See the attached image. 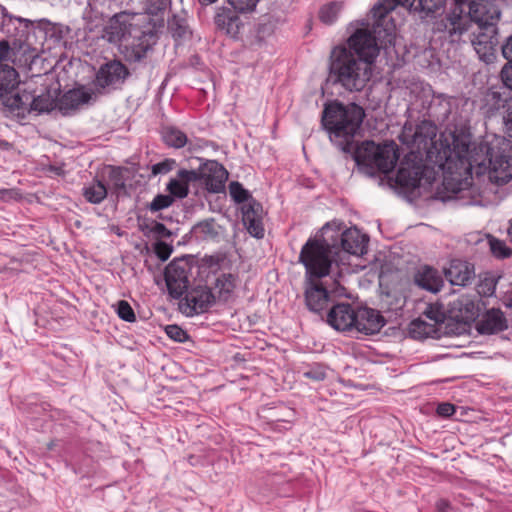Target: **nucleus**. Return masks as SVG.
Listing matches in <instances>:
<instances>
[{
	"label": "nucleus",
	"instance_id": "obj_1",
	"mask_svg": "<svg viewBox=\"0 0 512 512\" xmlns=\"http://www.w3.org/2000/svg\"><path fill=\"white\" fill-rule=\"evenodd\" d=\"M364 115L363 108L355 103L344 105L335 101L325 105L321 122L330 140L343 152L351 153L359 167L389 173L399 159L398 147L394 142L377 145L373 141H365L353 148V138Z\"/></svg>",
	"mask_w": 512,
	"mask_h": 512
},
{
	"label": "nucleus",
	"instance_id": "obj_2",
	"mask_svg": "<svg viewBox=\"0 0 512 512\" xmlns=\"http://www.w3.org/2000/svg\"><path fill=\"white\" fill-rule=\"evenodd\" d=\"M510 139L494 138L491 142L472 141V135L466 127L455 128L445 140L451 143L450 158L454 154L460 177L469 179L473 170L481 175L488 168L490 181L503 185L512 179V137Z\"/></svg>",
	"mask_w": 512,
	"mask_h": 512
},
{
	"label": "nucleus",
	"instance_id": "obj_3",
	"mask_svg": "<svg viewBox=\"0 0 512 512\" xmlns=\"http://www.w3.org/2000/svg\"><path fill=\"white\" fill-rule=\"evenodd\" d=\"M379 50L375 35L367 29H357L346 45L331 50L326 85L341 86L349 92L363 90L372 77Z\"/></svg>",
	"mask_w": 512,
	"mask_h": 512
},
{
	"label": "nucleus",
	"instance_id": "obj_4",
	"mask_svg": "<svg viewBox=\"0 0 512 512\" xmlns=\"http://www.w3.org/2000/svg\"><path fill=\"white\" fill-rule=\"evenodd\" d=\"M437 130V126L430 120H423L416 125L411 122L404 124L402 132L399 135V140L401 143L407 145L411 151L400 162L395 179L399 186L412 189L420 186L425 171V166L422 163V155L426 154L428 158H432L435 152L441 154V150L437 148V143H441L443 146L442 153L446 159L445 165L450 173L455 175L453 179L466 180L457 173L455 166L457 162L456 156L453 154L450 158L448 145L452 148L451 143L445 142V140L450 137V133L454 130L442 133L438 140L436 139Z\"/></svg>",
	"mask_w": 512,
	"mask_h": 512
},
{
	"label": "nucleus",
	"instance_id": "obj_5",
	"mask_svg": "<svg viewBox=\"0 0 512 512\" xmlns=\"http://www.w3.org/2000/svg\"><path fill=\"white\" fill-rule=\"evenodd\" d=\"M471 21L475 22L478 27H485L487 25L496 26L500 19V9L498 5L490 1H476V0H454V7L450 14H448L441 23L438 24L437 29L446 30L452 41H455V35H461L468 30V27L463 19V14L466 13Z\"/></svg>",
	"mask_w": 512,
	"mask_h": 512
},
{
	"label": "nucleus",
	"instance_id": "obj_6",
	"mask_svg": "<svg viewBox=\"0 0 512 512\" xmlns=\"http://www.w3.org/2000/svg\"><path fill=\"white\" fill-rule=\"evenodd\" d=\"M336 248V243H330L324 237L307 240L301 248L299 262L304 265L308 279H321L329 276L333 263L332 254Z\"/></svg>",
	"mask_w": 512,
	"mask_h": 512
},
{
	"label": "nucleus",
	"instance_id": "obj_7",
	"mask_svg": "<svg viewBox=\"0 0 512 512\" xmlns=\"http://www.w3.org/2000/svg\"><path fill=\"white\" fill-rule=\"evenodd\" d=\"M137 17H142V21H147L152 25L155 31L157 28L163 27L164 25L163 16L155 17V15H148L146 11L145 13L121 12L110 19L103 29L102 38L112 44L122 42L128 35H130V28L134 25V21ZM139 21L140 20H137L135 25H138Z\"/></svg>",
	"mask_w": 512,
	"mask_h": 512
},
{
	"label": "nucleus",
	"instance_id": "obj_8",
	"mask_svg": "<svg viewBox=\"0 0 512 512\" xmlns=\"http://www.w3.org/2000/svg\"><path fill=\"white\" fill-rule=\"evenodd\" d=\"M10 103L12 111L42 114L57 108V97L50 90L34 95L32 91L23 89L17 91V98L12 99Z\"/></svg>",
	"mask_w": 512,
	"mask_h": 512
},
{
	"label": "nucleus",
	"instance_id": "obj_9",
	"mask_svg": "<svg viewBox=\"0 0 512 512\" xmlns=\"http://www.w3.org/2000/svg\"><path fill=\"white\" fill-rule=\"evenodd\" d=\"M129 75L128 68L122 62L109 61L98 69L94 79L95 89L99 94L109 93L121 86Z\"/></svg>",
	"mask_w": 512,
	"mask_h": 512
},
{
	"label": "nucleus",
	"instance_id": "obj_10",
	"mask_svg": "<svg viewBox=\"0 0 512 512\" xmlns=\"http://www.w3.org/2000/svg\"><path fill=\"white\" fill-rule=\"evenodd\" d=\"M216 302V294L211 288L198 285L185 293L179 302V310L192 317L207 312Z\"/></svg>",
	"mask_w": 512,
	"mask_h": 512
},
{
	"label": "nucleus",
	"instance_id": "obj_11",
	"mask_svg": "<svg viewBox=\"0 0 512 512\" xmlns=\"http://www.w3.org/2000/svg\"><path fill=\"white\" fill-rule=\"evenodd\" d=\"M190 270L189 263L184 259H175L166 266L164 278L172 298L180 299L188 291Z\"/></svg>",
	"mask_w": 512,
	"mask_h": 512
},
{
	"label": "nucleus",
	"instance_id": "obj_12",
	"mask_svg": "<svg viewBox=\"0 0 512 512\" xmlns=\"http://www.w3.org/2000/svg\"><path fill=\"white\" fill-rule=\"evenodd\" d=\"M340 286L337 279H333L331 284L328 280L309 279L305 290V302L308 309L312 312L319 313L323 311L329 302V293L337 292Z\"/></svg>",
	"mask_w": 512,
	"mask_h": 512
},
{
	"label": "nucleus",
	"instance_id": "obj_13",
	"mask_svg": "<svg viewBox=\"0 0 512 512\" xmlns=\"http://www.w3.org/2000/svg\"><path fill=\"white\" fill-rule=\"evenodd\" d=\"M37 53L36 49L30 44H22L9 39L0 41V65H9V63L23 67L34 62Z\"/></svg>",
	"mask_w": 512,
	"mask_h": 512
},
{
	"label": "nucleus",
	"instance_id": "obj_14",
	"mask_svg": "<svg viewBox=\"0 0 512 512\" xmlns=\"http://www.w3.org/2000/svg\"><path fill=\"white\" fill-rule=\"evenodd\" d=\"M228 172L216 160H207L201 164V182L211 193H220L225 189Z\"/></svg>",
	"mask_w": 512,
	"mask_h": 512
},
{
	"label": "nucleus",
	"instance_id": "obj_15",
	"mask_svg": "<svg viewBox=\"0 0 512 512\" xmlns=\"http://www.w3.org/2000/svg\"><path fill=\"white\" fill-rule=\"evenodd\" d=\"M474 38L471 40L475 51L484 61H489L493 56L495 47L499 44L496 26L487 25L478 27L474 32Z\"/></svg>",
	"mask_w": 512,
	"mask_h": 512
},
{
	"label": "nucleus",
	"instance_id": "obj_16",
	"mask_svg": "<svg viewBox=\"0 0 512 512\" xmlns=\"http://www.w3.org/2000/svg\"><path fill=\"white\" fill-rule=\"evenodd\" d=\"M357 310L349 303H340L331 308L327 315V322L338 331H347L355 328Z\"/></svg>",
	"mask_w": 512,
	"mask_h": 512
},
{
	"label": "nucleus",
	"instance_id": "obj_17",
	"mask_svg": "<svg viewBox=\"0 0 512 512\" xmlns=\"http://www.w3.org/2000/svg\"><path fill=\"white\" fill-rule=\"evenodd\" d=\"M19 75L11 65H0V98L4 106L12 110V99L17 98L14 90L19 85Z\"/></svg>",
	"mask_w": 512,
	"mask_h": 512
},
{
	"label": "nucleus",
	"instance_id": "obj_18",
	"mask_svg": "<svg viewBox=\"0 0 512 512\" xmlns=\"http://www.w3.org/2000/svg\"><path fill=\"white\" fill-rule=\"evenodd\" d=\"M508 328V321L499 308L488 309L476 324V330L481 335H492Z\"/></svg>",
	"mask_w": 512,
	"mask_h": 512
},
{
	"label": "nucleus",
	"instance_id": "obj_19",
	"mask_svg": "<svg viewBox=\"0 0 512 512\" xmlns=\"http://www.w3.org/2000/svg\"><path fill=\"white\" fill-rule=\"evenodd\" d=\"M386 321L379 311L362 307L357 309V320L355 329L366 335L378 333L385 325Z\"/></svg>",
	"mask_w": 512,
	"mask_h": 512
},
{
	"label": "nucleus",
	"instance_id": "obj_20",
	"mask_svg": "<svg viewBox=\"0 0 512 512\" xmlns=\"http://www.w3.org/2000/svg\"><path fill=\"white\" fill-rule=\"evenodd\" d=\"M93 91L85 87L75 88L64 93L57 100V108L63 115L76 111L80 106L88 103L93 96Z\"/></svg>",
	"mask_w": 512,
	"mask_h": 512
},
{
	"label": "nucleus",
	"instance_id": "obj_21",
	"mask_svg": "<svg viewBox=\"0 0 512 512\" xmlns=\"http://www.w3.org/2000/svg\"><path fill=\"white\" fill-rule=\"evenodd\" d=\"M445 277L452 285L467 286L474 280V266L467 261L454 259L445 269Z\"/></svg>",
	"mask_w": 512,
	"mask_h": 512
},
{
	"label": "nucleus",
	"instance_id": "obj_22",
	"mask_svg": "<svg viewBox=\"0 0 512 512\" xmlns=\"http://www.w3.org/2000/svg\"><path fill=\"white\" fill-rule=\"evenodd\" d=\"M413 281L419 288L431 293H438L444 286L440 272L431 266H422L414 274Z\"/></svg>",
	"mask_w": 512,
	"mask_h": 512
},
{
	"label": "nucleus",
	"instance_id": "obj_23",
	"mask_svg": "<svg viewBox=\"0 0 512 512\" xmlns=\"http://www.w3.org/2000/svg\"><path fill=\"white\" fill-rule=\"evenodd\" d=\"M1 28L6 34L7 39L28 44L27 38L34 28V22L14 15L11 22H1Z\"/></svg>",
	"mask_w": 512,
	"mask_h": 512
},
{
	"label": "nucleus",
	"instance_id": "obj_24",
	"mask_svg": "<svg viewBox=\"0 0 512 512\" xmlns=\"http://www.w3.org/2000/svg\"><path fill=\"white\" fill-rule=\"evenodd\" d=\"M339 240L343 251L359 256L366 253L369 238L357 228H350L340 234Z\"/></svg>",
	"mask_w": 512,
	"mask_h": 512
},
{
	"label": "nucleus",
	"instance_id": "obj_25",
	"mask_svg": "<svg viewBox=\"0 0 512 512\" xmlns=\"http://www.w3.org/2000/svg\"><path fill=\"white\" fill-rule=\"evenodd\" d=\"M224 228L214 218H207L196 223L191 229V235L197 241L219 242Z\"/></svg>",
	"mask_w": 512,
	"mask_h": 512
},
{
	"label": "nucleus",
	"instance_id": "obj_26",
	"mask_svg": "<svg viewBox=\"0 0 512 512\" xmlns=\"http://www.w3.org/2000/svg\"><path fill=\"white\" fill-rule=\"evenodd\" d=\"M507 90L509 89L503 84L502 86H493L486 91L483 101L487 114L492 115L505 107L509 99Z\"/></svg>",
	"mask_w": 512,
	"mask_h": 512
},
{
	"label": "nucleus",
	"instance_id": "obj_27",
	"mask_svg": "<svg viewBox=\"0 0 512 512\" xmlns=\"http://www.w3.org/2000/svg\"><path fill=\"white\" fill-rule=\"evenodd\" d=\"M447 0H414L411 11L421 19L436 17L444 12Z\"/></svg>",
	"mask_w": 512,
	"mask_h": 512
},
{
	"label": "nucleus",
	"instance_id": "obj_28",
	"mask_svg": "<svg viewBox=\"0 0 512 512\" xmlns=\"http://www.w3.org/2000/svg\"><path fill=\"white\" fill-rule=\"evenodd\" d=\"M215 24L219 30L233 38L238 36L243 26L240 18L230 13L217 14Z\"/></svg>",
	"mask_w": 512,
	"mask_h": 512
},
{
	"label": "nucleus",
	"instance_id": "obj_29",
	"mask_svg": "<svg viewBox=\"0 0 512 512\" xmlns=\"http://www.w3.org/2000/svg\"><path fill=\"white\" fill-rule=\"evenodd\" d=\"M168 31L177 42L188 40L192 36L187 19L182 15H173L168 19Z\"/></svg>",
	"mask_w": 512,
	"mask_h": 512
},
{
	"label": "nucleus",
	"instance_id": "obj_30",
	"mask_svg": "<svg viewBox=\"0 0 512 512\" xmlns=\"http://www.w3.org/2000/svg\"><path fill=\"white\" fill-rule=\"evenodd\" d=\"M108 190L103 181L95 178L82 188V195L91 204H100L107 197Z\"/></svg>",
	"mask_w": 512,
	"mask_h": 512
},
{
	"label": "nucleus",
	"instance_id": "obj_31",
	"mask_svg": "<svg viewBox=\"0 0 512 512\" xmlns=\"http://www.w3.org/2000/svg\"><path fill=\"white\" fill-rule=\"evenodd\" d=\"M451 97L440 94L435 96L429 106V113L438 121H446L451 113Z\"/></svg>",
	"mask_w": 512,
	"mask_h": 512
},
{
	"label": "nucleus",
	"instance_id": "obj_32",
	"mask_svg": "<svg viewBox=\"0 0 512 512\" xmlns=\"http://www.w3.org/2000/svg\"><path fill=\"white\" fill-rule=\"evenodd\" d=\"M412 3H414V0H383L382 2L376 4L372 9L374 17L378 18L377 25L374 27V33H377L379 22L384 21L386 15L397 5L408 7L411 11Z\"/></svg>",
	"mask_w": 512,
	"mask_h": 512
},
{
	"label": "nucleus",
	"instance_id": "obj_33",
	"mask_svg": "<svg viewBox=\"0 0 512 512\" xmlns=\"http://www.w3.org/2000/svg\"><path fill=\"white\" fill-rule=\"evenodd\" d=\"M235 288V277L232 274H222L219 276L214 285V293L216 301L226 302Z\"/></svg>",
	"mask_w": 512,
	"mask_h": 512
},
{
	"label": "nucleus",
	"instance_id": "obj_34",
	"mask_svg": "<svg viewBox=\"0 0 512 512\" xmlns=\"http://www.w3.org/2000/svg\"><path fill=\"white\" fill-rule=\"evenodd\" d=\"M149 48V44L138 40L137 42L125 45L123 54L125 59L129 62H140L146 57Z\"/></svg>",
	"mask_w": 512,
	"mask_h": 512
},
{
	"label": "nucleus",
	"instance_id": "obj_35",
	"mask_svg": "<svg viewBox=\"0 0 512 512\" xmlns=\"http://www.w3.org/2000/svg\"><path fill=\"white\" fill-rule=\"evenodd\" d=\"M162 139L170 147L181 148L187 143V136L181 130L166 126L161 131Z\"/></svg>",
	"mask_w": 512,
	"mask_h": 512
},
{
	"label": "nucleus",
	"instance_id": "obj_36",
	"mask_svg": "<svg viewBox=\"0 0 512 512\" xmlns=\"http://www.w3.org/2000/svg\"><path fill=\"white\" fill-rule=\"evenodd\" d=\"M343 9V2L333 1L323 5L319 10V19L326 25H332Z\"/></svg>",
	"mask_w": 512,
	"mask_h": 512
},
{
	"label": "nucleus",
	"instance_id": "obj_37",
	"mask_svg": "<svg viewBox=\"0 0 512 512\" xmlns=\"http://www.w3.org/2000/svg\"><path fill=\"white\" fill-rule=\"evenodd\" d=\"M434 332V326L424 320L414 319L409 325V334L414 339L427 338Z\"/></svg>",
	"mask_w": 512,
	"mask_h": 512
},
{
	"label": "nucleus",
	"instance_id": "obj_38",
	"mask_svg": "<svg viewBox=\"0 0 512 512\" xmlns=\"http://www.w3.org/2000/svg\"><path fill=\"white\" fill-rule=\"evenodd\" d=\"M458 303L459 311L466 321H472L479 317L480 308L477 302L468 298H462Z\"/></svg>",
	"mask_w": 512,
	"mask_h": 512
},
{
	"label": "nucleus",
	"instance_id": "obj_39",
	"mask_svg": "<svg viewBox=\"0 0 512 512\" xmlns=\"http://www.w3.org/2000/svg\"><path fill=\"white\" fill-rule=\"evenodd\" d=\"M488 244L491 253L499 259H505L512 255V249L509 248L506 243L493 236H488Z\"/></svg>",
	"mask_w": 512,
	"mask_h": 512
},
{
	"label": "nucleus",
	"instance_id": "obj_40",
	"mask_svg": "<svg viewBox=\"0 0 512 512\" xmlns=\"http://www.w3.org/2000/svg\"><path fill=\"white\" fill-rule=\"evenodd\" d=\"M48 24L47 34L49 37L57 43H66V39L71 33L70 27L59 23L52 24L48 22Z\"/></svg>",
	"mask_w": 512,
	"mask_h": 512
},
{
	"label": "nucleus",
	"instance_id": "obj_41",
	"mask_svg": "<svg viewBox=\"0 0 512 512\" xmlns=\"http://www.w3.org/2000/svg\"><path fill=\"white\" fill-rule=\"evenodd\" d=\"M166 190L169 192L174 199H183L189 194V187L185 185L178 177L172 178L167 183Z\"/></svg>",
	"mask_w": 512,
	"mask_h": 512
},
{
	"label": "nucleus",
	"instance_id": "obj_42",
	"mask_svg": "<svg viewBox=\"0 0 512 512\" xmlns=\"http://www.w3.org/2000/svg\"><path fill=\"white\" fill-rule=\"evenodd\" d=\"M229 193L231 198L236 203H244L248 202L252 199L248 190H246L243 185L237 181H233L229 184Z\"/></svg>",
	"mask_w": 512,
	"mask_h": 512
},
{
	"label": "nucleus",
	"instance_id": "obj_43",
	"mask_svg": "<svg viewBox=\"0 0 512 512\" xmlns=\"http://www.w3.org/2000/svg\"><path fill=\"white\" fill-rule=\"evenodd\" d=\"M242 220L250 235L258 239L263 238L264 228L262 218H249V216H247L242 217Z\"/></svg>",
	"mask_w": 512,
	"mask_h": 512
},
{
	"label": "nucleus",
	"instance_id": "obj_44",
	"mask_svg": "<svg viewBox=\"0 0 512 512\" xmlns=\"http://www.w3.org/2000/svg\"><path fill=\"white\" fill-rule=\"evenodd\" d=\"M174 203V198L169 194H158L147 206L151 212H158L170 207Z\"/></svg>",
	"mask_w": 512,
	"mask_h": 512
},
{
	"label": "nucleus",
	"instance_id": "obj_45",
	"mask_svg": "<svg viewBox=\"0 0 512 512\" xmlns=\"http://www.w3.org/2000/svg\"><path fill=\"white\" fill-rule=\"evenodd\" d=\"M242 217L263 218V207L254 199H250L247 204L242 207Z\"/></svg>",
	"mask_w": 512,
	"mask_h": 512
},
{
	"label": "nucleus",
	"instance_id": "obj_46",
	"mask_svg": "<svg viewBox=\"0 0 512 512\" xmlns=\"http://www.w3.org/2000/svg\"><path fill=\"white\" fill-rule=\"evenodd\" d=\"M423 315L435 323H443L445 320L443 308L438 304H428L423 311Z\"/></svg>",
	"mask_w": 512,
	"mask_h": 512
},
{
	"label": "nucleus",
	"instance_id": "obj_47",
	"mask_svg": "<svg viewBox=\"0 0 512 512\" xmlns=\"http://www.w3.org/2000/svg\"><path fill=\"white\" fill-rule=\"evenodd\" d=\"M169 0H146L145 9L148 15L163 16Z\"/></svg>",
	"mask_w": 512,
	"mask_h": 512
},
{
	"label": "nucleus",
	"instance_id": "obj_48",
	"mask_svg": "<svg viewBox=\"0 0 512 512\" xmlns=\"http://www.w3.org/2000/svg\"><path fill=\"white\" fill-rule=\"evenodd\" d=\"M117 314L119 316V318H121L122 320L126 321V322H135L136 321V316H135V313L131 307V305L125 301V300H120L117 304Z\"/></svg>",
	"mask_w": 512,
	"mask_h": 512
},
{
	"label": "nucleus",
	"instance_id": "obj_49",
	"mask_svg": "<svg viewBox=\"0 0 512 512\" xmlns=\"http://www.w3.org/2000/svg\"><path fill=\"white\" fill-rule=\"evenodd\" d=\"M177 177L187 186L189 183L201 181V165L197 170L180 169Z\"/></svg>",
	"mask_w": 512,
	"mask_h": 512
},
{
	"label": "nucleus",
	"instance_id": "obj_50",
	"mask_svg": "<svg viewBox=\"0 0 512 512\" xmlns=\"http://www.w3.org/2000/svg\"><path fill=\"white\" fill-rule=\"evenodd\" d=\"M165 332L170 339L180 343L185 342L189 337L187 332L176 324L167 325Z\"/></svg>",
	"mask_w": 512,
	"mask_h": 512
},
{
	"label": "nucleus",
	"instance_id": "obj_51",
	"mask_svg": "<svg viewBox=\"0 0 512 512\" xmlns=\"http://www.w3.org/2000/svg\"><path fill=\"white\" fill-rule=\"evenodd\" d=\"M175 166H176V161L174 159L168 158L159 163L152 165L151 172H152V175H154V176L159 175V174L164 175V174H167L170 171H172Z\"/></svg>",
	"mask_w": 512,
	"mask_h": 512
},
{
	"label": "nucleus",
	"instance_id": "obj_52",
	"mask_svg": "<svg viewBox=\"0 0 512 512\" xmlns=\"http://www.w3.org/2000/svg\"><path fill=\"white\" fill-rule=\"evenodd\" d=\"M146 229L157 238H169L172 235L171 231L163 223L156 221H153L150 226L146 225Z\"/></svg>",
	"mask_w": 512,
	"mask_h": 512
},
{
	"label": "nucleus",
	"instance_id": "obj_53",
	"mask_svg": "<svg viewBox=\"0 0 512 512\" xmlns=\"http://www.w3.org/2000/svg\"><path fill=\"white\" fill-rule=\"evenodd\" d=\"M259 0H228V3L239 12L254 10Z\"/></svg>",
	"mask_w": 512,
	"mask_h": 512
},
{
	"label": "nucleus",
	"instance_id": "obj_54",
	"mask_svg": "<svg viewBox=\"0 0 512 512\" xmlns=\"http://www.w3.org/2000/svg\"><path fill=\"white\" fill-rule=\"evenodd\" d=\"M304 377L314 381H322L326 378L325 368L321 365H314L303 373Z\"/></svg>",
	"mask_w": 512,
	"mask_h": 512
},
{
	"label": "nucleus",
	"instance_id": "obj_55",
	"mask_svg": "<svg viewBox=\"0 0 512 512\" xmlns=\"http://www.w3.org/2000/svg\"><path fill=\"white\" fill-rule=\"evenodd\" d=\"M154 250L157 257L162 261H166L172 253V247L162 241H158L155 243Z\"/></svg>",
	"mask_w": 512,
	"mask_h": 512
},
{
	"label": "nucleus",
	"instance_id": "obj_56",
	"mask_svg": "<svg viewBox=\"0 0 512 512\" xmlns=\"http://www.w3.org/2000/svg\"><path fill=\"white\" fill-rule=\"evenodd\" d=\"M501 79L503 84L512 90V63L505 64L501 70Z\"/></svg>",
	"mask_w": 512,
	"mask_h": 512
},
{
	"label": "nucleus",
	"instance_id": "obj_57",
	"mask_svg": "<svg viewBox=\"0 0 512 512\" xmlns=\"http://www.w3.org/2000/svg\"><path fill=\"white\" fill-rule=\"evenodd\" d=\"M440 417L448 418L455 413V406L448 402L440 403L436 409Z\"/></svg>",
	"mask_w": 512,
	"mask_h": 512
},
{
	"label": "nucleus",
	"instance_id": "obj_58",
	"mask_svg": "<svg viewBox=\"0 0 512 512\" xmlns=\"http://www.w3.org/2000/svg\"><path fill=\"white\" fill-rule=\"evenodd\" d=\"M505 133L508 137H512V107L507 110L506 115L503 117Z\"/></svg>",
	"mask_w": 512,
	"mask_h": 512
},
{
	"label": "nucleus",
	"instance_id": "obj_59",
	"mask_svg": "<svg viewBox=\"0 0 512 512\" xmlns=\"http://www.w3.org/2000/svg\"><path fill=\"white\" fill-rule=\"evenodd\" d=\"M502 54L508 60L506 64L512 63V35L507 39L506 43L502 46Z\"/></svg>",
	"mask_w": 512,
	"mask_h": 512
},
{
	"label": "nucleus",
	"instance_id": "obj_60",
	"mask_svg": "<svg viewBox=\"0 0 512 512\" xmlns=\"http://www.w3.org/2000/svg\"><path fill=\"white\" fill-rule=\"evenodd\" d=\"M204 260L209 267L219 266L222 261L221 257L217 255L205 256Z\"/></svg>",
	"mask_w": 512,
	"mask_h": 512
},
{
	"label": "nucleus",
	"instance_id": "obj_61",
	"mask_svg": "<svg viewBox=\"0 0 512 512\" xmlns=\"http://www.w3.org/2000/svg\"><path fill=\"white\" fill-rule=\"evenodd\" d=\"M0 15L2 17V20L1 22H11V19L14 15H12L11 13L8 12V10L6 9V7H4L3 5L0 4Z\"/></svg>",
	"mask_w": 512,
	"mask_h": 512
},
{
	"label": "nucleus",
	"instance_id": "obj_62",
	"mask_svg": "<svg viewBox=\"0 0 512 512\" xmlns=\"http://www.w3.org/2000/svg\"><path fill=\"white\" fill-rule=\"evenodd\" d=\"M436 507L438 512H446L447 509L449 508V502L444 499H441L437 502Z\"/></svg>",
	"mask_w": 512,
	"mask_h": 512
},
{
	"label": "nucleus",
	"instance_id": "obj_63",
	"mask_svg": "<svg viewBox=\"0 0 512 512\" xmlns=\"http://www.w3.org/2000/svg\"><path fill=\"white\" fill-rule=\"evenodd\" d=\"M507 235H508V239H509L510 243H512V218L509 221V226H508V229H507Z\"/></svg>",
	"mask_w": 512,
	"mask_h": 512
},
{
	"label": "nucleus",
	"instance_id": "obj_64",
	"mask_svg": "<svg viewBox=\"0 0 512 512\" xmlns=\"http://www.w3.org/2000/svg\"><path fill=\"white\" fill-rule=\"evenodd\" d=\"M11 147L10 143L4 140H0V148L3 150H8Z\"/></svg>",
	"mask_w": 512,
	"mask_h": 512
}]
</instances>
